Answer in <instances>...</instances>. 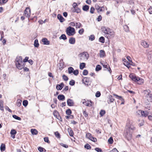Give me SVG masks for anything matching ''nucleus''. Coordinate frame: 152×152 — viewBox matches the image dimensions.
Returning a JSON list of instances; mask_svg holds the SVG:
<instances>
[{
  "label": "nucleus",
  "mask_w": 152,
  "mask_h": 152,
  "mask_svg": "<svg viewBox=\"0 0 152 152\" xmlns=\"http://www.w3.org/2000/svg\"><path fill=\"white\" fill-rule=\"evenodd\" d=\"M135 129V127L130 123L126 124L124 131V136L129 141L131 139L132 132Z\"/></svg>",
  "instance_id": "f257e3e1"
},
{
  "label": "nucleus",
  "mask_w": 152,
  "mask_h": 152,
  "mask_svg": "<svg viewBox=\"0 0 152 152\" xmlns=\"http://www.w3.org/2000/svg\"><path fill=\"white\" fill-rule=\"evenodd\" d=\"M101 29L104 33L105 37H106L107 38L113 37H114V32L105 26L102 27Z\"/></svg>",
  "instance_id": "f03ea898"
},
{
  "label": "nucleus",
  "mask_w": 152,
  "mask_h": 152,
  "mask_svg": "<svg viewBox=\"0 0 152 152\" xmlns=\"http://www.w3.org/2000/svg\"><path fill=\"white\" fill-rule=\"evenodd\" d=\"M66 31L67 34L69 36H73L75 34L74 28L70 26L66 28Z\"/></svg>",
  "instance_id": "7ed1b4c3"
},
{
  "label": "nucleus",
  "mask_w": 152,
  "mask_h": 152,
  "mask_svg": "<svg viewBox=\"0 0 152 152\" xmlns=\"http://www.w3.org/2000/svg\"><path fill=\"white\" fill-rule=\"evenodd\" d=\"M149 90L144 91L145 96L147 100L149 102H152V94L149 92Z\"/></svg>",
  "instance_id": "20e7f679"
},
{
  "label": "nucleus",
  "mask_w": 152,
  "mask_h": 152,
  "mask_svg": "<svg viewBox=\"0 0 152 152\" xmlns=\"http://www.w3.org/2000/svg\"><path fill=\"white\" fill-rule=\"evenodd\" d=\"M80 59L82 60H87L89 57V55L87 52H83L80 54Z\"/></svg>",
  "instance_id": "39448f33"
},
{
  "label": "nucleus",
  "mask_w": 152,
  "mask_h": 152,
  "mask_svg": "<svg viewBox=\"0 0 152 152\" xmlns=\"http://www.w3.org/2000/svg\"><path fill=\"white\" fill-rule=\"evenodd\" d=\"M23 15L26 17L28 18L30 17L31 15V10L29 8H26L24 12Z\"/></svg>",
  "instance_id": "423d86ee"
},
{
  "label": "nucleus",
  "mask_w": 152,
  "mask_h": 152,
  "mask_svg": "<svg viewBox=\"0 0 152 152\" xmlns=\"http://www.w3.org/2000/svg\"><path fill=\"white\" fill-rule=\"evenodd\" d=\"M95 9L97 10L98 12H103L104 10V6L100 7L98 4H96L95 6Z\"/></svg>",
  "instance_id": "0eeeda50"
},
{
  "label": "nucleus",
  "mask_w": 152,
  "mask_h": 152,
  "mask_svg": "<svg viewBox=\"0 0 152 152\" xmlns=\"http://www.w3.org/2000/svg\"><path fill=\"white\" fill-rule=\"evenodd\" d=\"M16 65L17 67L19 69H21L25 66L23 62H22V63L16 62Z\"/></svg>",
  "instance_id": "6e6552de"
},
{
  "label": "nucleus",
  "mask_w": 152,
  "mask_h": 152,
  "mask_svg": "<svg viewBox=\"0 0 152 152\" xmlns=\"http://www.w3.org/2000/svg\"><path fill=\"white\" fill-rule=\"evenodd\" d=\"M83 103L84 105L88 107H91L92 106V102L91 101H86L85 99L83 102Z\"/></svg>",
  "instance_id": "1a4fd4ad"
},
{
  "label": "nucleus",
  "mask_w": 152,
  "mask_h": 152,
  "mask_svg": "<svg viewBox=\"0 0 152 152\" xmlns=\"http://www.w3.org/2000/svg\"><path fill=\"white\" fill-rule=\"evenodd\" d=\"M129 77L132 80L135 82H137L139 78V77L135 76V75L133 74H130L129 75Z\"/></svg>",
  "instance_id": "9d476101"
},
{
  "label": "nucleus",
  "mask_w": 152,
  "mask_h": 152,
  "mask_svg": "<svg viewBox=\"0 0 152 152\" xmlns=\"http://www.w3.org/2000/svg\"><path fill=\"white\" fill-rule=\"evenodd\" d=\"M89 78L88 77H84L82 80L83 83H84L85 85H88L89 83Z\"/></svg>",
  "instance_id": "9b49d317"
},
{
  "label": "nucleus",
  "mask_w": 152,
  "mask_h": 152,
  "mask_svg": "<svg viewBox=\"0 0 152 152\" xmlns=\"http://www.w3.org/2000/svg\"><path fill=\"white\" fill-rule=\"evenodd\" d=\"M67 105L70 106H73L74 104L73 101L70 99H68L67 100Z\"/></svg>",
  "instance_id": "f8f14e48"
},
{
  "label": "nucleus",
  "mask_w": 152,
  "mask_h": 152,
  "mask_svg": "<svg viewBox=\"0 0 152 152\" xmlns=\"http://www.w3.org/2000/svg\"><path fill=\"white\" fill-rule=\"evenodd\" d=\"M64 86L63 83H61L60 84H58L56 85V88L57 90H61L63 87Z\"/></svg>",
  "instance_id": "ddd939ff"
},
{
  "label": "nucleus",
  "mask_w": 152,
  "mask_h": 152,
  "mask_svg": "<svg viewBox=\"0 0 152 152\" xmlns=\"http://www.w3.org/2000/svg\"><path fill=\"white\" fill-rule=\"evenodd\" d=\"M23 61V58L21 56L17 57L16 59V62L22 63Z\"/></svg>",
  "instance_id": "4468645a"
},
{
  "label": "nucleus",
  "mask_w": 152,
  "mask_h": 152,
  "mask_svg": "<svg viewBox=\"0 0 152 152\" xmlns=\"http://www.w3.org/2000/svg\"><path fill=\"white\" fill-rule=\"evenodd\" d=\"M141 44L144 48H147L148 47L149 45L145 41H142L141 42Z\"/></svg>",
  "instance_id": "2eb2a0df"
},
{
  "label": "nucleus",
  "mask_w": 152,
  "mask_h": 152,
  "mask_svg": "<svg viewBox=\"0 0 152 152\" xmlns=\"http://www.w3.org/2000/svg\"><path fill=\"white\" fill-rule=\"evenodd\" d=\"M42 42H43L44 45H48L50 43V42L46 38L42 39Z\"/></svg>",
  "instance_id": "dca6fc26"
},
{
  "label": "nucleus",
  "mask_w": 152,
  "mask_h": 152,
  "mask_svg": "<svg viewBox=\"0 0 152 152\" xmlns=\"http://www.w3.org/2000/svg\"><path fill=\"white\" fill-rule=\"evenodd\" d=\"M57 18L58 20H59L61 22H62L64 20V18L60 14H58L57 15Z\"/></svg>",
  "instance_id": "f3484780"
},
{
  "label": "nucleus",
  "mask_w": 152,
  "mask_h": 152,
  "mask_svg": "<svg viewBox=\"0 0 152 152\" xmlns=\"http://www.w3.org/2000/svg\"><path fill=\"white\" fill-rule=\"evenodd\" d=\"M75 40L74 38L70 37L69 39V42L71 44H74L75 43Z\"/></svg>",
  "instance_id": "a211bd4d"
},
{
  "label": "nucleus",
  "mask_w": 152,
  "mask_h": 152,
  "mask_svg": "<svg viewBox=\"0 0 152 152\" xmlns=\"http://www.w3.org/2000/svg\"><path fill=\"white\" fill-rule=\"evenodd\" d=\"M149 113L147 111H142L141 113V116L142 117H146L148 115Z\"/></svg>",
  "instance_id": "6ab92c4d"
},
{
  "label": "nucleus",
  "mask_w": 152,
  "mask_h": 152,
  "mask_svg": "<svg viewBox=\"0 0 152 152\" xmlns=\"http://www.w3.org/2000/svg\"><path fill=\"white\" fill-rule=\"evenodd\" d=\"M99 56L101 58L104 57L105 56V51L103 50H100Z\"/></svg>",
  "instance_id": "aec40b11"
},
{
  "label": "nucleus",
  "mask_w": 152,
  "mask_h": 152,
  "mask_svg": "<svg viewBox=\"0 0 152 152\" xmlns=\"http://www.w3.org/2000/svg\"><path fill=\"white\" fill-rule=\"evenodd\" d=\"M67 130L69 135L71 137H73L74 135V133L72 129L71 128H68Z\"/></svg>",
  "instance_id": "412c9836"
},
{
  "label": "nucleus",
  "mask_w": 152,
  "mask_h": 152,
  "mask_svg": "<svg viewBox=\"0 0 152 152\" xmlns=\"http://www.w3.org/2000/svg\"><path fill=\"white\" fill-rule=\"evenodd\" d=\"M58 98L59 100H64L65 99L64 96L63 95H59L58 96Z\"/></svg>",
  "instance_id": "4be33fe9"
},
{
  "label": "nucleus",
  "mask_w": 152,
  "mask_h": 152,
  "mask_svg": "<svg viewBox=\"0 0 152 152\" xmlns=\"http://www.w3.org/2000/svg\"><path fill=\"white\" fill-rule=\"evenodd\" d=\"M0 150L1 151H3L5 150V145L4 144H1L0 147Z\"/></svg>",
  "instance_id": "5701e85b"
},
{
  "label": "nucleus",
  "mask_w": 152,
  "mask_h": 152,
  "mask_svg": "<svg viewBox=\"0 0 152 152\" xmlns=\"http://www.w3.org/2000/svg\"><path fill=\"white\" fill-rule=\"evenodd\" d=\"M31 132L32 134L36 135L37 134L38 132L35 129H32L31 130Z\"/></svg>",
  "instance_id": "b1692460"
},
{
  "label": "nucleus",
  "mask_w": 152,
  "mask_h": 152,
  "mask_svg": "<svg viewBox=\"0 0 152 152\" xmlns=\"http://www.w3.org/2000/svg\"><path fill=\"white\" fill-rule=\"evenodd\" d=\"M110 100L109 101H108V104H110V103L112 102L114 100V99H113V96L111 95H110L109 96Z\"/></svg>",
  "instance_id": "393cba45"
},
{
  "label": "nucleus",
  "mask_w": 152,
  "mask_h": 152,
  "mask_svg": "<svg viewBox=\"0 0 152 152\" xmlns=\"http://www.w3.org/2000/svg\"><path fill=\"white\" fill-rule=\"evenodd\" d=\"M34 45L35 47L37 48L39 47V44L37 39H36L34 41Z\"/></svg>",
  "instance_id": "a878e982"
},
{
  "label": "nucleus",
  "mask_w": 152,
  "mask_h": 152,
  "mask_svg": "<svg viewBox=\"0 0 152 152\" xmlns=\"http://www.w3.org/2000/svg\"><path fill=\"white\" fill-rule=\"evenodd\" d=\"M59 39H63L65 40L67 39V38L65 34H62L59 37Z\"/></svg>",
  "instance_id": "bb28decb"
},
{
  "label": "nucleus",
  "mask_w": 152,
  "mask_h": 152,
  "mask_svg": "<svg viewBox=\"0 0 152 152\" xmlns=\"http://www.w3.org/2000/svg\"><path fill=\"white\" fill-rule=\"evenodd\" d=\"M137 82H138V83L139 84H141L142 83L144 82V80L143 79L141 78L140 77L138 79V81Z\"/></svg>",
  "instance_id": "cd10ccee"
},
{
  "label": "nucleus",
  "mask_w": 152,
  "mask_h": 152,
  "mask_svg": "<svg viewBox=\"0 0 152 152\" xmlns=\"http://www.w3.org/2000/svg\"><path fill=\"white\" fill-rule=\"evenodd\" d=\"M113 95L115 96L116 98L121 100L122 101L124 100V99L122 98L121 96H118L115 94H114Z\"/></svg>",
  "instance_id": "c85d7f7f"
},
{
  "label": "nucleus",
  "mask_w": 152,
  "mask_h": 152,
  "mask_svg": "<svg viewBox=\"0 0 152 152\" xmlns=\"http://www.w3.org/2000/svg\"><path fill=\"white\" fill-rule=\"evenodd\" d=\"M99 41L100 42L104 43L105 42V39L104 37H101L99 39Z\"/></svg>",
  "instance_id": "c756f323"
},
{
  "label": "nucleus",
  "mask_w": 152,
  "mask_h": 152,
  "mask_svg": "<svg viewBox=\"0 0 152 152\" xmlns=\"http://www.w3.org/2000/svg\"><path fill=\"white\" fill-rule=\"evenodd\" d=\"M85 64L84 63H80V68L81 69H83L85 67Z\"/></svg>",
  "instance_id": "7c9ffc66"
},
{
  "label": "nucleus",
  "mask_w": 152,
  "mask_h": 152,
  "mask_svg": "<svg viewBox=\"0 0 152 152\" xmlns=\"http://www.w3.org/2000/svg\"><path fill=\"white\" fill-rule=\"evenodd\" d=\"M89 8V7L88 5H85L83 7V9L84 11H87Z\"/></svg>",
  "instance_id": "2f4dec72"
},
{
  "label": "nucleus",
  "mask_w": 152,
  "mask_h": 152,
  "mask_svg": "<svg viewBox=\"0 0 152 152\" xmlns=\"http://www.w3.org/2000/svg\"><path fill=\"white\" fill-rule=\"evenodd\" d=\"M101 69V66L100 65H98L96 67L95 70L96 71L98 72Z\"/></svg>",
  "instance_id": "473e14b6"
},
{
  "label": "nucleus",
  "mask_w": 152,
  "mask_h": 152,
  "mask_svg": "<svg viewBox=\"0 0 152 152\" xmlns=\"http://www.w3.org/2000/svg\"><path fill=\"white\" fill-rule=\"evenodd\" d=\"M39 151L40 152H43L44 150V152H46V150L44 149L43 148L40 147H39L38 148Z\"/></svg>",
  "instance_id": "72a5a7b5"
},
{
  "label": "nucleus",
  "mask_w": 152,
  "mask_h": 152,
  "mask_svg": "<svg viewBox=\"0 0 152 152\" xmlns=\"http://www.w3.org/2000/svg\"><path fill=\"white\" fill-rule=\"evenodd\" d=\"M74 69L72 67H70L68 68V72L69 74H71L73 72Z\"/></svg>",
  "instance_id": "f704fd0d"
},
{
  "label": "nucleus",
  "mask_w": 152,
  "mask_h": 152,
  "mask_svg": "<svg viewBox=\"0 0 152 152\" xmlns=\"http://www.w3.org/2000/svg\"><path fill=\"white\" fill-rule=\"evenodd\" d=\"M86 137L89 140H90V139H91L92 137L91 134L89 133H87L86 134Z\"/></svg>",
  "instance_id": "c9c22d12"
},
{
  "label": "nucleus",
  "mask_w": 152,
  "mask_h": 152,
  "mask_svg": "<svg viewBox=\"0 0 152 152\" xmlns=\"http://www.w3.org/2000/svg\"><path fill=\"white\" fill-rule=\"evenodd\" d=\"M84 147L87 149H90L91 148V146L88 144H86L85 145Z\"/></svg>",
  "instance_id": "e433bc0d"
},
{
  "label": "nucleus",
  "mask_w": 152,
  "mask_h": 152,
  "mask_svg": "<svg viewBox=\"0 0 152 152\" xmlns=\"http://www.w3.org/2000/svg\"><path fill=\"white\" fill-rule=\"evenodd\" d=\"M113 138L112 137H110L108 140V142L109 144H111L113 142Z\"/></svg>",
  "instance_id": "4c0bfd02"
},
{
  "label": "nucleus",
  "mask_w": 152,
  "mask_h": 152,
  "mask_svg": "<svg viewBox=\"0 0 152 152\" xmlns=\"http://www.w3.org/2000/svg\"><path fill=\"white\" fill-rule=\"evenodd\" d=\"M12 117L15 119L18 120H21L20 118L18 117V116L16 115H12Z\"/></svg>",
  "instance_id": "58836bf2"
},
{
  "label": "nucleus",
  "mask_w": 152,
  "mask_h": 152,
  "mask_svg": "<svg viewBox=\"0 0 152 152\" xmlns=\"http://www.w3.org/2000/svg\"><path fill=\"white\" fill-rule=\"evenodd\" d=\"M66 114L67 115H70L72 113V112L70 109H67L66 111Z\"/></svg>",
  "instance_id": "ea45409f"
},
{
  "label": "nucleus",
  "mask_w": 152,
  "mask_h": 152,
  "mask_svg": "<svg viewBox=\"0 0 152 152\" xmlns=\"http://www.w3.org/2000/svg\"><path fill=\"white\" fill-rule=\"evenodd\" d=\"M23 106L26 107L27 106L28 104V102L26 100H24L23 101Z\"/></svg>",
  "instance_id": "a19ab883"
},
{
  "label": "nucleus",
  "mask_w": 152,
  "mask_h": 152,
  "mask_svg": "<svg viewBox=\"0 0 152 152\" xmlns=\"http://www.w3.org/2000/svg\"><path fill=\"white\" fill-rule=\"evenodd\" d=\"M95 39V37L94 35H91L89 37V40L91 41H93Z\"/></svg>",
  "instance_id": "79ce46f5"
},
{
  "label": "nucleus",
  "mask_w": 152,
  "mask_h": 152,
  "mask_svg": "<svg viewBox=\"0 0 152 152\" xmlns=\"http://www.w3.org/2000/svg\"><path fill=\"white\" fill-rule=\"evenodd\" d=\"M55 136L58 138H60V134L58 132H55Z\"/></svg>",
  "instance_id": "37998d69"
},
{
  "label": "nucleus",
  "mask_w": 152,
  "mask_h": 152,
  "mask_svg": "<svg viewBox=\"0 0 152 152\" xmlns=\"http://www.w3.org/2000/svg\"><path fill=\"white\" fill-rule=\"evenodd\" d=\"M16 132L15 129H12L11 130L10 134L11 135H15L16 134Z\"/></svg>",
  "instance_id": "c03bdc74"
},
{
  "label": "nucleus",
  "mask_w": 152,
  "mask_h": 152,
  "mask_svg": "<svg viewBox=\"0 0 152 152\" xmlns=\"http://www.w3.org/2000/svg\"><path fill=\"white\" fill-rule=\"evenodd\" d=\"M105 113V112L104 110H101L99 113L100 115L101 116H103Z\"/></svg>",
  "instance_id": "a18cd8bd"
},
{
  "label": "nucleus",
  "mask_w": 152,
  "mask_h": 152,
  "mask_svg": "<svg viewBox=\"0 0 152 152\" xmlns=\"http://www.w3.org/2000/svg\"><path fill=\"white\" fill-rule=\"evenodd\" d=\"M21 101L20 99H18L17 100V106L18 107H20L21 105Z\"/></svg>",
  "instance_id": "49530a36"
},
{
  "label": "nucleus",
  "mask_w": 152,
  "mask_h": 152,
  "mask_svg": "<svg viewBox=\"0 0 152 152\" xmlns=\"http://www.w3.org/2000/svg\"><path fill=\"white\" fill-rule=\"evenodd\" d=\"M63 78L65 81H67L68 80V78L67 76H66V75H64L62 76Z\"/></svg>",
  "instance_id": "de8ad7c7"
},
{
  "label": "nucleus",
  "mask_w": 152,
  "mask_h": 152,
  "mask_svg": "<svg viewBox=\"0 0 152 152\" xmlns=\"http://www.w3.org/2000/svg\"><path fill=\"white\" fill-rule=\"evenodd\" d=\"M75 84V81L73 80H71L70 81L69 83V84L71 86H73Z\"/></svg>",
  "instance_id": "09e8293b"
},
{
  "label": "nucleus",
  "mask_w": 152,
  "mask_h": 152,
  "mask_svg": "<svg viewBox=\"0 0 152 152\" xmlns=\"http://www.w3.org/2000/svg\"><path fill=\"white\" fill-rule=\"evenodd\" d=\"M76 28H80V27L81 24L80 23H76Z\"/></svg>",
  "instance_id": "8fccbe9b"
},
{
  "label": "nucleus",
  "mask_w": 152,
  "mask_h": 152,
  "mask_svg": "<svg viewBox=\"0 0 152 152\" xmlns=\"http://www.w3.org/2000/svg\"><path fill=\"white\" fill-rule=\"evenodd\" d=\"M95 150L97 152H103L102 149L99 148H96L95 149Z\"/></svg>",
  "instance_id": "3c124183"
},
{
  "label": "nucleus",
  "mask_w": 152,
  "mask_h": 152,
  "mask_svg": "<svg viewBox=\"0 0 152 152\" xmlns=\"http://www.w3.org/2000/svg\"><path fill=\"white\" fill-rule=\"evenodd\" d=\"M88 74V71L87 70L85 69L83 70V75H87Z\"/></svg>",
  "instance_id": "603ef678"
},
{
  "label": "nucleus",
  "mask_w": 152,
  "mask_h": 152,
  "mask_svg": "<svg viewBox=\"0 0 152 152\" xmlns=\"http://www.w3.org/2000/svg\"><path fill=\"white\" fill-rule=\"evenodd\" d=\"M8 0H0V4H3L5 3Z\"/></svg>",
  "instance_id": "864d4df0"
},
{
  "label": "nucleus",
  "mask_w": 152,
  "mask_h": 152,
  "mask_svg": "<svg viewBox=\"0 0 152 152\" xmlns=\"http://www.w3.org/2000/svg\"><path fill=\"white\" fill-rule=\"evenodd\" d=\"M95 10V8L93 7H91L90 10V12L91 14H93L94 13V11Z\"/></svg>",
  "instance_id": "5fc2aeb1"
},
{
  "label": "nucleus",
  "mask_w": 152,
  "mask_h": 152,
  "mask_svg": "<svg viewBox=\"0 0 152 152\" xmlns=\"http://www.w3.org/2000/svg\"><path fill=\"white\" fill-rule=\"evenodd\" d=\"M90 140L94 142H96L97 141L96 139L93 137H92L90 139Z\"/></svg>",
  "instance_id": "6e6d98bb"
},
{
  "label": "nucleus",
  "mask_w": 152,
  "mask_h": 152,
  "mask_svg": "<svg viewBox=\"0 0 152 152\" xmlns=\"http://www.w3.org/2000/svg\"><path fill=\"white\" fill-rule=\"evenodd\" d=\"M84 32V30L82 28L80 29L78 31L79 33L80 34H82Z\"/></svg>",
  "instance_id": "4d7b16f0"
},
{
  "label": "nucleus",
  "mask_w": 152,
  "mask_h": 152,
  "mask_svg": "<svg viewBox=\"0 0 152 152\" xmlns=\"http://www.w3.org/2000/svg\"><path fill=\"white\" fill-rule=\"evenodd\" d=\"M74 75H77L79 73L78 71V70H75L73 71V72Z\"/></svg>",
  "instance_id": "13d9d810"
},
{
  "label": "nucleus",
  "mask_w": 152,
  "mask_h": 152,
  "mask_svg": "<svg viewBox=\"0 0 152 152\" xmlns=\"http://www.w3.org/2000/svg\"><path fill=\"white\" fill-rule=\"evenodd\" d=\"M144 123V121L143 120H142L141 122L139 124V126H141L143 125Z\"/></svg>",
  "instance_id": "bf43d9fd"
},
{
  "label": "nucleus",
  "mask_w": 152,
  "mask_h": 152,
  "mask_svg": "<svg viewBox=\"0 0 152 152\" xmlns=\"http://www.w3.org/2000/svg\"><path fill=\"white\" fill-rule=\"evenodd\" d=\"M45 142H47L48 143H49L50 142L48 140V138L47 137H44V138Z\"/></svg>",
  "instance_id": "052dcab7"
},
{
  "label": "nucleus",
  "mask_w": 152,
  "mask_h": 152,
  "mask_svg": "<svg viewBox=\"0 0 152 152\" xmlns=\"http://www.w3.org/2000/svg\"><path fill=\"white\" fill-rule=\"evenodd\" d=\"M100 95L101 94L100 92L99 91H98L96 92L95 96L96 97H98L100 96Z\"/></svg>",
  "instance_id": "680f3d73"
},
{
  "label": "nucleus",
  "mask_w": 152,
  "mask_h": 152,
  "mask_svg": "<svg viewBox=\"0 0 152 152\" xmlns=\"http://www.w3.org/2000/svg\"><path fill=\"white\" fill-rule=\"evenodd\" d=\"M5 109L7 110L10 113H11L12 112V110L9 108V107L7 106H6L5 107Z\"/></svg>",
  "instance_id": "e2e57ef3"
},
{
  "label": "nucleus",
  "mask_w": 152,
  "mask_h": 152,
  "mask_svg": "<svg viewBox=\"0 0 152 152\" xmlns=\"http://www.w3.org/2000/svg\"><path fill=\"white\" fill-rule=\"evenodd\" d=\"M66 118L68 119L69 118L72 119L74 117L72 115H70L69 116H66Z\"/></svg>",
  "instance_id": "0e129e2a"
},
{
  "label": "nucleus",
  "mask_w": 152,
  "mask_h": 152,
  "mask_svg": "<svg viewBox=\"0 0 152 152\" xmlns=\"http://www.w3.org/2000/svg\"><path fill=\"white\" fill-rule=\"evenodd\" d=\"M124 27V29H125V31H129V28L127 25H125Z\"/></svg>",
  "instance_id": "69168bd1"
},
{
  "label": "nucleus",
  "mask_w": 152,
  "mask_h": 152,
  "mask_svg": "<svg viewBox=\"0 0 152 152\" xmlns=\"http://www.w3.org/2000/svg\"><path fill=\"white\" fill-rule=\"evenodd\" d=\"M83 114L84 116L86 117H87L88 115L87 112L86 111H84L83 112Z\"/></svg>",
  "instance_id": "338daca9"
},
{
  "label": "nucleus",
  "mask_w": 152,
  "mask_h": 152,
  "mask_svg": "<svg viewBox=\"0 0 152 152\" xmlns=\"http://www.w3.org/2000/svg\"><path fill=\"white\" fill-rule=\"evenodd\" d=\"M148 11L150 14H152V7H150V8H149Z\"/></svg>",
  "instance_id": "774afa93"
}]
</instances>
